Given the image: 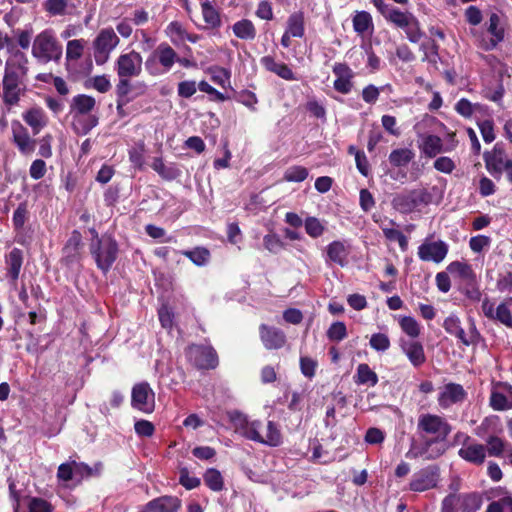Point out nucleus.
<instances>
[{
  "label": "nucleus",
  "mask_w": 512,
  "mask_h": 512,
  "mask_svg": "<svg viewBox=\"0 0 512 512\" xmlns=\"http://www.w3.org/2000/svg\"><path fill=\"white\" fill-rule=\"evenodd\" d=\"M369 344L374 350L384 352L389 349L390 340L384 333H375L371 336Z\"/></svg>",
  "instance_id": "nucleus-54"
},
{
  "label": "nucleus",
  "mask_w": 512,
  "mask_h": 512,
  "mask_svg": "<svg viewBox=\"0 0 512 512\" xmlns=\"http://www.w3.org/2000/svg\"><path fill=\"white\" fill-rule=\"evenodd\" d=\"M353 29L358 34H364L369 29H373L372 16L367 11H357L353 16Z\"/></svg>",
  "instance_id": "nucleus-34"
},
{
  "label": "nucleus",
  "mask_w": 512,
  "mask_h": 512,
  "mask_svg": "<svg viewBox=\"0 0 512 512\" xmlns=\"http://www.w3.org/2000/svg\"><path fill=\"white\" fill-rule=\"evenodd\" d=\"M180 500L173 496H161L148 502L140 512H177Z\"/></svg>",
  "instance_id": "nucleus-21"
},
{
  "label": "nucleus",
  "mask_w": 512,
  "mask_h": 512,
  "mask_svg": "<svg viewBox=\"0 0 512 512\" xmlns=\"http://www.w3.org/2000/svg\"><path fill=\"white\" fill-rule=\"evenodd\" d=\"M401 329L410 337L416 338L420 334V328L417 321L410 316L403 317L400 322Z\"/></svg>",
  "instance_id": "nucleus-50"
},
{
  "label": "nucleus",
  "mask_w": 512,
  "mask_h": 512,
  "mask_svg": "<svg viewBox=\"0 0 512 512\" xmlns=\"http://www.w3.org/2000/svg\"><path fill=\"white\" fill-rule=\"evenodd\" d=\"M413 16L414 15L410 12H402L398 8H394L388 14V18L386 20L393 23L396 27L402 29L409 24V21Z\"/></svg>",
  "instance_id": "nucleus-43"
},
{
  "label": "nucleus",
  "mask_w": 512,
  "mask_h": 512,
  "mask_svg": "<svg viewBox=\"0 0 512 512\" xmlns=\"http://www.w3.org/2000/svg\"><path fill=\"white\" fill-rule=\"evenodd\" d=\"M480 133L486 143H491L495 140L494 123L492 120H484L478 123Z\"/></svg>",
  "instance_id": "nucleus-60"
},
{
  "label": "nucleus",
  "mask_w": 512,
  "mask_h": 512,
  "mask_svg": "<svg viewBox=\"0 0 512 512\" xmlns=\"http://www.w3.org/2000/svg\"><path fill=\"white\" fill-rule=\"evenodd\" d=\"M502 430L500 418L491 415L483 419L476 428V435L486 440L489 448H504V442L497 434Z\"/></svg>",
  "instance_id": "nucleus-10"
},
{
  "label": "nucleus",
  "mask_w": 512,
  "mask_h": 512,
  "mask_svg": "<svg viewBox=\"0 0 512 512\" xmlns=\"http://www.w3.org/2000/svg\"><path fill=\"white\" fill-rule=\"evenodd\" d=\"M96 105V101L92 96L86 94H79L73 97L70 103V114L74 118L89 114Z\"/></svg>",
  "instance_id": "nucleus-23"
},
{
  "label": "nucleus",
  "mask_w": 512,
  "mask_h": 512,
  "mask_svg": "<svg viewBox=\"0 0 512 512\" xmlns=\"http://www.w3.org/2000/svg\"><path fill=\"white\" fill-rule=\"evenodd\" d=\"M447 271L461 281V284L472 283L476 279V274L472 266L466 262L453 261L447 266Z\"/></svg>",
  "instance_id": "nucleus-24"
},
{
  "label": "nucleus",
  "mask_w": 512,
  "mask_h": 512,
  "mask_svg": "<svg viewBox=\"0 0 512 512\" xmlns=\"http://www.w3.org/2000/svg\"><path fill=\"white\" fill-rule=\"evenodd\" d=\"M432 195L426 189H414L396 194L392 199V206L401 213H410L421 205H428Z\"/></svg>",
  "instance_id": "nucleus-6"
},
{
  "label": "nucleus",
  "mask_w": 512,
  "mask_h": 512,
  "mask_svg": "<svg viewBox=\"0 0 512 512\" xmlns=\"http://www.w3.org/2000/svg\"><path fill=\"white\" fill-rule=\"evenodd\" d=\"M24 121L33 129L34 134L46 125V118L41 108H31L23 115Z\"/></svg>",
  "instance_id": "nucleus-30"
},
{
  "label": "nucleus",
  "mask_w": 512,
  "mask_h": 512,
  "mask_svg": "<svg viewBox=\"0 0 512 512\" xmlns=\"http://www.w3.org/2000/svg\"><path fill=\"white\" fill-rule=\"evenodd\" d=\"M91 232L94 234V237L90 243V253L95 260L97 268L106 275L118 258V243L111 235L104 234L99 237L94 229Z\"/></svg>",
  "instance_id": "nucleus-2"
},
{
  "label": "nucleus",
  "mask_w": 512,
  "mask_h": 512,
  "mask_svg": "<svg viewBox=\"0 0 512 512\" xmlns=\"http://www.w3.org/2000/svg\"><path fill=\"white\" fill-rule=\"evenodd\" d=\"M464 460L473 464H481L486 458L485 450H458Z\"/></svg>",
  "instance_id": "nucleus-57"
},
{
  "label": "nucleus",
  "mask_w": 512,
  "mask_h": 512,
  "mask_svg": "<svg viewBox=\"0 0 512 512\" xmlns=\"http://www.w3.org/2000/svg\"><path fill=\"white\" fill-rule=\"evenodd\" d=\"M467 397V392L463 386L457 383H448L443 392L440 393L438 402L441 407H448L451 404L463 402Z\"/></svg>",
  "instance_id": "nucleus-20"
},
{
  "label": "nucleus",
  "mask_w": 512,
  "mask_h": 512,
  "mask_svg": "<svg viewBox=\"0 0 512 512\" xmlns=\"http://www.w3.org/2000/svg\"><path fill=\"white\" fill-rule=\"evenodd\" d=\"M131 90L132 85L129 81V78L119 77V82L116 86L117 99L131 101V98L128 97V94L131 92Z\"/></svg>",
  "instance_id": "nucleus-61"
},
{
  "label": "nucleus",
  "mask_w": 512,
  "mask_h": 512,
  "mask_svg": "<svg viewBox=\"0 0 512 512\" xmlns=\"http://www.w3.org/2000/svg\"><path fill=\"white\" fill-rule=\"evenodd\" d=\"M233 98L242 103L243 105L247 106L248 108L255 109L254 105L257 103V97L255 93L249 91V90H242L240 92L234 91Z\"/></svg>",
  "instance_id": "nucleus-58"
},
{
  "label": "nucleus",
  "mask_w": 512,
  "mask_h": 512,
  "mask_svg": "<svg viewBox=\"0 0 512 512\" xmlns=\"http://www.w3.org/2000/svg\"><path fill=\"white\" fill-rule=\"evenodd\" d=\"M152 169L158 173V175L166 180L173 181L181 176V170L175 163H164L162 158H155L152 163Z\"/></svg>",
  "instance_id": "nucleus-27"
},
{
  "label": "nucleus",
  "mask_w": 512,
  "mask_h": 512,
  "mask_svg": "<svg viewBox=\"0 0 512 512\" xmlns=\"http://www.w3.org/2000/svg\"><path fill=\"white\" fill-rule=\"evenodd\" d=\"M292 37L302 38L304 36V14L303 12H295L291 14L287 20V30Z\"/></svg>",
  "instance_id": "nucleus-32"
},
{
  "label": "nucleus",
  "mask_w": 512,
  "mask_h": 512,
  "mask_svg": "<svg viewBox=\"0 0 512 512\" xmlns=\"http://www.w3.org/2000/svg\"><path fill=\"white\" fill-rule=\"evenodd\" d=\"M438 478V467L428 466L413 474L409 488L414 492H423L429 490L437 485Z\"/></svg>",
  "instance_id": "nucleus-12"
},
{
  "label": "nucleus",
  "mask_w": 512,
  "mask_h": 512,
  "mask_svg": "<svg viewBox=\"0 0 512 512\" xmlns=\"http://www.w3.org/2000/svg\"><path fill=\"white\" fill-rule=\"evenodd\" d=\"M347 336V329L344 322H335L333 323L328 331H327V337L331 341H341Z\"/></svg>",
  "instance_id": "nucleus-53"
},
{
  "label": "nucleus",
  "mask_w": 512,
  "mask_h": 512,
  "mask_svg": "<svg viewBox=\"0 0 512 512\" xmlns=\"http://www.w3.org/2000/svg\"><path fill=\"white\" fill-rule=\"evenodd\" d=\"M400 347L414 367H420L426 361L423 345L414 340H400Z\"/></svg>",
  "instance_id": "nucleus-19"
},
{
  "label": "nucleus",
  "mask_w": 512,
  "mask_h": 512,
  "mask_svg": "<svg viewBox=\"0 0 512 512\" xmlns=\"http://www.w3.org/2000/svg\"><path fill=\"white\" fill-rule=\"evenodd\" d=\"M259 331L261 340L266 349H280L284 346L286 335L281 329L261 324Z\"/></svg>",
  "instance_id": "nucleus-15"
},
{
  "label": "nucleus",
  "mask_w": 512,
  "mask_h": 512,
  "mask_svg": "<svg viewBox=\"0 0 512 512\" xmlns=\"http://www.w3.org/2000/svg\"><path fill=\"white\" fill-rule=\"evenodd\" d=\"M415 157L412 150L408 148H399L393 150L389 155V162L394 167H402L409 164Z\"/></svg>",
  "instance_id": "nucleus-33"
},
{
  "label": "nucleus",
  "mask_w": 512,
  "mask_h": 512,
  "mask_svg": "<svg viewBox=\"0 0 512 512\" xmlns=\"http://www.w3.org/2000/svg\"><path fill=\"white\" fill-rule=\"evenodd\" d=\"M385 434L379 428H369L365 434V442L369 445H378L383 442Z\"/></svg>",
  "instance_id": "nucleus-63"
},
{
  "label": "nucleus",
  "mask_w": 512,
  "mask_h": 512,
  "mask_svg": "<svg viewBox=\"0 0 512 512\" xmlns=\"http://www.w3.org/2000/svg\"><path fill=\"white\" fill-rule=\"evenodd\" d=\"M82 245L81 233L77 230L72 231L71 236L63 247L62 261L67 266H72L80 260V248Z\"/></svg>",
  "instance_id": "nucleus-16"
},
{
  "label": "nucleus",
  "mask_w": 512,
  "mask_h": 512,
  "mask_svg": "<svg viewBox=\"0 0 512 512\" xmlns=\"http://www.w3.org/2000/svg\"><path fill=\"white\" fill-rule=\"evenodd\" d=\"M420 49L424 52L423 61L429 60L430 62L436 63L438 57V44L433 39H428L420 45Z\"/></svg>",
  "instance_id": "nucleus-51"
},
{
  "label": "nucleus",
  "mask_w": 512,
  "mask_h": 512,
  "mask_svg": "<svg viewBox=\"0 0 512 512\" xmlns=\"http://www.w3.org/2000/svg\"><path fill=\"white\" fill-rule=\"evenodd\" d=\"M5 264L7 270L6 276L9 279L10 285L15 287L23 264L22 250L19 248H13L5 256Z\"/></svg>",
  "instance_id": "nucleus-17"
},
{
  "label": "nucleus",
  "mask_w": 512,
  "mask_h": 512,
  "mask_svg": "<svg viewBox=\"0 0 512 512\" xmlns=\"http://www.w3.org/2000/svg\"><path fill=\"white\" fill-rule=\"evenodd\" d=\"M202 14L204 21L210 28H219L221 26V19L218 11L212 6L210 1H205L201 4Z\"/></svg>",
  "instance_id": "nucleus-37"
},
{
  "label": "nucleus",
  "mask_w": 512,
  "mask_h": 512,
  "mask_svg": "<svg viewBox=\"0 0 512 512\" xmlns=\"http://www.w3.org/2000/svg\"><path fill=\"white\" fill-rule=\"evenodd\" d=\"M186 356L198 369H214L218 365L217 353L210 346L191 345L186 350Z\"/></svg>",
  "instance_id": "nucleus-8"
},
{
  "label": "nucleus",
  "mask_w": 512,
  "mask_h": 512,
  "mask_svg": "<svg viewBox=\"0 0 512 512\" xmlns=\"http://www.w3.org/2000/svg\"><path fill=\"white\" fill-rule=\"evenodd\" d=\"M460 290L466 295L467 298H469L472 301H480L481 300V292L477 285V280L474 279L473 284L467 283L462 285Z\"/></svg>",
  "instance_id": "nucleus-62"
},
{
  "label": "nucleus",
  "mask_w": 512,
  "mask_h": 512,
  "mask_svg": "<svg viewBox=\"0 0 512 512\" xmlns=\"http://www.w3.org/2000/svg\"><path fill=\"white\" fill-rule=\"evenodd\" d=\"M308 177V170L303 166H291L284 173V180L288 182H302Z\"/></svg>",
  "instance_id": "nucleus-45"
},
{
  "label": "nucleus",
  "mask_w": 512,
  "mask_h": 512,
  "mask_svg": "<svg viewBox=\"0 0 512 512\" xmlns=\"http://www.w3.org/2000/svg\"><path fill=\"white\" fill-rule=\"evenodd\" d=\"M13 140L23 154H30L35 150L36 140L30 138L27 129L18 121L12 123Z\"/></svg>",
  "instance_id": "nucleus-18"
},
{
  "label": "nucleus",
  "mask_w": 512,
  "mask_h": 512,
  "mask_svg": "<svg viewBox=\"0 0 512 512\" xmlns=\"http://www.w3.org/2000/svg\"><path fill=\"white\" fill-rule=\"evenodd\" d=\"M85 40L74 39L67 43L66 58L67 60H77L81 58L83 54Z\"/></svg>",
  "instance_id": "nucleus-47"
},
{
  "label": "nucleus",
  "mask_w": 512,
  "mask_h": 512,
  "mask_svg": "<svg viewBox=\"0 0 512 512\" xmlns=\"http://www.w3.org/2000/svg\"><path fill=\"white\" fill-rule=\"evenodd\" d=\"M2 86V100L3 103L9 107L17 105L21 95H24L26 91V83L12 82L3 79Z\"/></svg>",
  "instance_id": "nucleus-22"
},
{
  "label": "nucleus",
  "mask_w": 512,
  "mask_h": 512,
  "mask_svg": "<svg viewBox=\"0 0 512 512\" xmlns=\"http://www.w3.org/2000/svg\"><path fill=\"white\" fill-rule=\"evenodd\" d=\"M421 149L427 157L433 158L442 151V140L439 136L428 135L424 138Z\"/></svg>",
  "instance_id": "nucleus-36"
},
{
  "label": "nucleus",
  "mask_w": 512,
  "mask_h": 512,
  "mask_svg": "<svg viewBox=\"0 0 512 512\" xmlns=\"http://www.w3.org/2000/svg\"><path fill=\"white\" fill-rule=\"evenodd\" d=\"M27 64L28 59L22 51H13L12 56L6 60L3 79L25 83L28 74Z\"/></svg>",
  "instance_id": "nucleus-7"
},
{
  "label": "nucleus",
  "mask_w": 512,
  "mask_h": 512,
  "mask_svg": "<svg viewBox=\"0 0 512 512\" xmlns=\"http://www.w3.org/2000/svg\"><path fill=\"white\" fill-rule=\"evenodd\" d=\"M354 381L358 385L375 386L378 383L377 374L366 363H361L357 367V372L354 376Z\"/></svg>",
  "instance_id": "nucleus-29"
},
{
  "label": "nucleus",
  "mask_w": 512,
  "mask_h": 512,
  "mask_svg": "<svg viewBox=\"0 0 512 512\" xmlns=\"http://www.w3.org/2000/svg\"><path fill=\"white\" fill-rule=\"evenodd\" d=\"M487 31L493 36L487 49H493L504 40V29L500 27V17L497 13H491L487 22Z\"/></svg>",
  "instance_id": "nucleus-28"
},
{
  "label": "nucleus",
  "mask_w": 512,
  "mask_h": 512,
  "mask_svg": "<svg viewBox=\"0 0 512 512\" xmlns=\"http://www.w3.org/2000/svg\"><path fill=\"white\" fill-rule=\"evenodd\" d=\"M361 49H363L364 53L367 55V65L370 67L371 71H377L380 69V58L374 53L372 45L363 43L361 45Z\"/></svg>",
  "instance_id": "nucleus-59"
},
{
  "label": "nucleus",
  "mask_w": 512,
  "mask_h": 512,
  "mask_svg": "<svg viewBox=\"0 0 512 512\" xmlns=\"http://www.w3.org/2000/svg\"><path fill=\"white\" fill-rule=\"evenodd\" d=\"M209 72L211 73V80L217 84L226 87V84L230 83V72L229 70L219 67L213 66L209 68Z\"/></svg>",
  "instance_id": "nucleus-46"
},
{
  "label": "nucleus",
  "mask_w": 512,
  "mask_h": 512,
  "mask_svg": "<svg viewBox=\"0 0 512 512\" xmlns=\"http://www.w3.org/2000/svg\"><path fill=\"white\" fill-rule=\"evenodd\" d=\"M443 328L448 334L455 336L465 346H475L482 340V336L473 318L469 319L467 332L461 326V321L456 315L448 316L443 322Z\"/></svg>",
  "instance_id": "nucleus-5"
},
{
  "label": "nucleus",
  "mask_w": 512,
  "mask_h": 512,
  "mask_svg": "<svg viewBox=\"0 0 512 512\" xmlns=\"http://www.w3.org/2000/svg\"><path fill=\"white\" fill-rule=\"evenodd\" d=\"M489 404L495 411H504L512 409L511 404L509 402V398L495 389L491 391Z\"/></svg>",
  "instance_id": "nucleus-39"
},
{
  "label": "nucleus",
  "mask_w": 512,
  "mask_h": 512,
  "mask_svg": "<svg viewBox=\"0 0 512 512\" xmlns=\"http://www.w3.org/2000/svg\"><path fill=\"white\" fill-rule=\"evenodd\" d=\"M349 255V248L345 245L344 242L336 240L331 242L327 246V257L328 259L338 264L341 267L347 265V257Z\"/></svg>",
  "instance_id": "nucleus-26"
},
{
  "label": "nucleus",
  "mask_w": 512,
  "mask_h": 512,
  "mask_svg": "<svg viewBox=\"0 0 512 512\" xmlns=\"http://www.w3.org/2000/svg\"><path fill=\"white\" fill-rule=\"evenodd\" d=\"M119 43V38L112 28L102 29L94 40V50L112 51Z\"/></svg>",
  "instance_id": "nucleus-25"
},
{
  "label": "nucleus",
  "mask_w": 512,
  "mask_h": 512,
  "mask_svg": "<svg viewBox=\"0 0 512 512\" xmlns=\"http://www.w3.org/2000/svg\"><path fill=\"white\" fill-rule=\"evenodd\" d=\"M305 230L309 236L317 238L323 234L324 226L317 218L308 217L305 221Z\"/></svg>",
  "instance_id": "nucleus-56"
},
{
  "label": "nucleus",
  "mask_w": 512,
  "mask_h": 512,
  "mask_svg": "<svg viewBox=\"0 0 512 512\" xmlns=\"http://www.w3.org/2000/svg\"><path fill=\"white\" fill-rule=\"evenodd\" d=\"M417 431L422 436H433L428 444H437L446 440L452 427L445 418L436 414L424 413L418 417Z\"/></svg>",
  "instance_id": "nucleus-3"
},
{
  "label": "nucleus",
  "mask_w": 512,
  "mask_h": 512,
  "mask_svg": "<svg viewBox=\"0 0 512 512\" xmlns=\"http://www.w3.org/2000/svg\"><path fill=\"white\" fill-rule=\"evenodd\" d=\"M234 34L245 40H252L256 36V30L253 23L248 19H242L233 25Z\"/></svg>",
  "instance_id": "nucleus-35"
},
{
  "label": "nucleus",
  "mask_w": 512,
  "mask_h": 512,
  "mask_svg": "<svg viewBox=\"0 0 512 512\" xmlns=\"http://www.w3.org/2000/svg\"><path fill=\"white\" fill-rule=\"evenodd\" d=\"M359 203L364 212H369L375 206L374 197L368 189L360 190Z\"/></svg>",
  "instance_id": "nucleus-64"
},
{
  "label": "nucleus",
  "mask_w": 512,
  "mask_h": 512,
  "mask_svg": "<svg viewBox=\"0 0 512 512\" xmlns=\"http://www.w3.org/2000/svg\"><path fill=\"white\" fill-rule=\"evenodd\" d=\"M183 254L197 266H204L210 258L209 250L204 247H196L193 250L184 251Z\"/></svg>",
  "instance_id": "nucleus-38"
},
{
  "label": "nucleus",
  "mask_w": 512,
  "mask_h": 512,
  "mask_svg": "<svg viewBox=\"0 0 512 512\" xmlns=\"http://www.w3.org/2000/svg\"><path fill=\"white\" fill-rule=\"evenodd\" d=\"M205 484L213 491H221L223 489L224 483L221 473L213 468H210L204 474Z\"/></svg>",
  "instance_id": "nucleus-40"
},
{
  "label": "nucleus",
  "mask_w": 512,
  "mask_h": 512,
  "mask_svg": "<svg viewBox=\"0 0 512 512\" xmlns=\"http://www.w3.org/2000/svg\"><path fill=\"white\" fill-rule=\"evenodd\" d=\"M179 482L188 490L194 489L200 485V479L190 474L186 467L179 469Z\"/></svg>",
  "instance_id": "nucleus-49"
},
{
  "label": "nucleus",
  "mask_w": 512,
  "mask_h": 512,
  "mask_svg": "<svg viewBox=\"0 0 512 512\" xmlns=\"http://www.w3.org/2000/svg\"><path fill=\"white\" fill-rule=\"evenodd\" d=\"M492 320H497L507 327H512V315L506 303H500L497 306Z\"/></svg>",
  "instance_id": "nucleus-52"
},
{
  "label": "nucleus",
  "mask_w": 512,
  "mask_h": 512,
  "mask_svg": "<svg viewBox=\"0 0 512 512\" xmlns=\"http://www.w3.org/2000/svg\"><path fill=\"white\" fill-rule=\"evenodd\" d=\"M131 405L144 413H152L155 410V393L149 383L140 382L133 386Z\"/></svg>",
  "instance_id": "nucleus-9"
},
{
  "label": "nucleus",
  "mask_w": 512,
  "mask_h": 512,
  "mask_svg": "<svg viewBox=\"0 0 512 512\" xmlns=\"http://www.w3.org/2000/svg\"><path fill=\"white\" fill-rule=\"evenodd\" d=\"M483 159L487 171L495 178L500 179L504 168L507 167L508 159L506 156L505 149L500 145L496 144L491 151H486L483 154Z\"/></svg>",
  "instance_id": "nucleus-11"
},
{
  "label": "nucleus",
  "mask_w": 512,
  "mask_h": 512,
  "mask_svg": "<svg viewBox=\"0 0 512 512\" xmlns=\"http://www.w3.org/2000/svg\"><path fill=\"white\" fill-rule=\"evenodd\" d=\"M231 419L240 425L242 435L249 440L271 447L279 446L282 443L279 425L273 421L267 422L264 434L263 423L259 420L249 422L247 416L238 411L232 413Z\"/></svg>",
  "instance_id": "nucleus-1"
},
{
  "label": "nucleus",
  "mask_w": 512,
  "mask_h": 512,
  "mask_svg": "<svg viewBox=\"0 0 512 512\" xmlns=\"http://www.w3.org/2000/svg\"><path fill=\"white\" fill-rule=\"evenodd\" d=\"M69 5V0H46L43 4L44 9L53 16L65 15Z\"/></svg>",
  "instance_id": "nucleus-44"
},
{
  "label": "nucleus",
  "mask_w": 512,
  "mask_h": 512,
  "mask_svg": "<svg viewBox=\"0 0 512 512\" xmlns=\"http://www.w3.org/2000/svg\"><path fill=\"white\" fill-rule=\"evenodd\" d=\"M486 512H512V497L506 496L491 502Z\"/></svg>",
  "instance_id": "nucleus-55"
},
{
  "label": "nucleus",
  "mask_w": 512,
  "mask_h": 512,
  "mask_svg": "<svg viewBox=\"0 0 512 512\" xmlns=\"http://www.w3.org/2000/svg\"><path fill=\"white\" fill-rule=\"evenodd\" d=\"M481 505L482 499L478 494H466L462 496L460 509L461 512H477L481 508Z\"/></svg>",
  "instance_id": "nucleus-41"
},
{
  "label": "nucleus",
  "mask_w": 512,
  "mask_h": 512,
  "mask_svg": "<svg viewBox=\"0 0 512 512\" xmlns=\"http://www.w3.org/2000/svg\"><path fill=\"white\" fill-rule=\"evenodd\" d=\"M142 57L136 51L121 54L116 63V70L119 77H134L141 73Z\"/></svg>",
  "instance_id": "nucleus-13"
},
{
  "label": "nucleus",
  "mask_w": 512,
  "mask_h": 512,
  "mask_svg": "<svg viewBox=\"0 0 512 512\" xmlns=\"http://www.w3.org/2000/svg\"><path fill=\"white\" fill-rule=\"evenodd\" d=\"M154 53L166 71H168L176 62L177 54L167 43H161Z\"/></svg>",
  "instance_id": "nucleus-31"
},
{
  "label": "nucleus",
  "mask_w": 512,
  "mask_h": 512,
  "mask_svg": "<svg viewBox=\"0 0 512 512\" xmlns=\"http://www.w3.org/2000/svg\"><path fill=\"white\" fill-rule=\"evenodd\" d=\"M28 208L27 203L22 202L18 205L16 210L13 213L12 221L13 226L16 230H21L24 227V224L28 218Z\"/></svg>",
  "instance_id": "nucleus-48"
},
{
  "label": "nucleus",
  "mask_w": 512,
  "mask_h": 512,
  "mask_svg": "<svg viewBox=\"0 0 512 512\" xmlns=\"http://www.w3.org/2000/svg\"><path fill=\"white\" fill-rule=\"evenodd\" d=\"M448 253V245L438 240L435 242H424L418 247V256L423 261L440 263Z\"/></svg>",
  "instance_id": "nucleus-14"
},
{
  "label": "nucleus",
  "mask_w": 512,
  "mask_h": 512,
  "mask_svg": "<svg viewBox=\"0 0 512 512\" xmlns=\"http://www.w3.org/2000/svg\"><path fill=\"white\" fill-rule=\"evenodd\" d=\"M402 29L405 31L408 40L412 43H418L424 36V33L420 28V23L415 16H413L410 19L409 24Z\"/></svg>",
  "instance_id": "nucleus-42"
},
{
  "label": "nucleus",
  "mask_w": 512,
  "mask_h": 512,
  "mask_svg": "<svg viewBox=\"0 0 512 512\" xmlns=\"http://www.w3.org/2000/svg\"><path fill=\"white\" fill-rule=\"evenodd\" d=\"M32 55L44 63L49 61L57 62L61 59L62 46L57 41L52 30H44L35 37Z\"/></svg>",
  "instance_id": "nucleus-4"
}]
</instances>
